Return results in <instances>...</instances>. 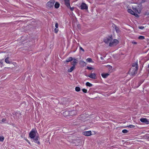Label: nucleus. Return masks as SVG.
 Listing matches in <instances>:
<instances>
[{
  "mask_svg": "<svg viewBox=\"0 0 149 149\" xmlns=\"http://www.w3.org/2000/svg\"><path fill=\"white\" fill-rule=\"evenodd\" d=\"M138 68L137 61L134 63H132V67L130 68L129 71V74L132 76H134L137 73Z\"/></svg>",
  "mask_w": 149,
  "mask_h": 149,
  "instance_id": "f257e3e1",
  "label": "nucleus"
},
{
  "mask_svg": "<svg viewBox=\"0 0 149 149\" xmlns=\"http://www.w3.org/2000/svg\"><path fill=\"white\" fill-rule=\"evenodd\" d=\"M132 8L136 13L140 14L142 9V5L141 4H137V5L132 6Z\"/></svg>",
  "mask_w": 149,
  "mask_h": 149,
  "instance_id": "f03ea898",
  "label": "nucleus"
},
{
  "mask_svg": "<svg viewBox=\"0 0 149 149\" xmlns=\"http://www.w3.org/2000/svg\"><path fill=\"white\" fill-rule=\"evenodd\" d=\"M36 133H37V131L36 129H33L30 132L29 136L32 139L34 138L36 136Z\"/></svg>",
  "mask_w": 149,
  "mask_h": 149,
  "instance_id": "7ed1b4c3",
  "label": "nucleus"
},
{
  "mask_svg": "<svg viewBox=\"0 0 149 149\" xmlns=\"http://www.w3.org/2000/svg\"><path fill=\"white\" fill-rule=\"evenodd\" d=\"M55 1L54 0H51L48 2L47 4V8H51L54 6Z\"/></svg>",
  "mask_w": 149,
  "mask_h": 149,
  "instance_id": "20e7f679",
  "label": "nucleus"
},
{
  "mask_svg": "<svg viewBox=\"0 0 149 149\" xmlns=\"http://www.w3.org/2000/svg\"><path fill=\"white\" fill-rule=\"evenodd\" d=\"M119 43L118 40L114 39L112 41H111L109 43V46L110 47H113Z\"/></svg>",
  "mask_w": 149,
  "mask_h": 149,
  "instance_id": "39448f33",
  "label": "nucleus"
},
{
  "mask_svg": "<svg viewBox=\"0 0 149 149\" xmlns=\"http://www.w3.org/2000/svg\"><path fill=\"white\" fill-rule=\"evenodd\" d=\"M112 36H111V37L109 38H107L104 39V41L106 43H110V42L112 41Z\"/></svg>",
  "mask_w": 149,
  "mask_h": 149,
  "instance_id": "423d86ee",
  "label": "nucleus"
},
{
  "mask_svg": "<svg viewBox=\"0 0 149 149\" xmlns=\"http://www.w3.org/2000/svg\"><path fill=\"white\" fill-rule=\"evenodd\" d=\"M81 9L82 10H87L88 9V7L86 5V4L84 3H82L80 6Z\"/></svg>",
  "mask_w": 149,
  "mask_h": 149,
  "instance_id": "0eeeda50",
  "label": "nucleus"
},
{
  "mask_svg": "<svg viewBox=\"0 0 149 149\" xmlns=\"http://www.w3.org/2000/svg\"><path fill=\"white\" fill-rule=\"evenodd\" d=\"M33 141L36 143L37 144H40V142L39 141L40 139V138L38 136H35V138L32 139Z\"/></svg>",
  "mask_w": 149,
  "mask_h": 149,
  "instance_id": "6e6552de",
  "label": "nucleus"
},
{
  "mask_svg": "<svg viewBox=\"0 0 149 149\" xmlns=\"http://www.w3.org/2000/svg\"><path fill=\"white\" fill-rule=\"evenodd\" d=\"M82 134L84 135L89 136L91 135V131H85L83 132Z\"/></svg>",
  "mask_w": 149,
  "mask_h": 149,
  "instance_id": "1a4fd4ad",
  "label": "nucleus"
},
{
  "mask_svg": "<svg viewBox=\"0 0 149 149\" xmlns=\"http://www.w3.org/2000/svg\"><path fill=\"white\" fill-rule=\"evenodd\" d=\"M86 76L93 79H96V74L94 73H91L88 75H86Z\"/></svg>",
  "mask_w": 149,
  "mask_h": 149,
  "instance_id": "9d476101",
  "label": "nucleus"
},
{
  "mask_svg": "<svg viewBox=\"0 0 149 149\" xmlns=\"http://www.w3.org/2000/svg\"><path fill=\"white\" fill-rule=\"evenodd\" d=\"M65 4L67 7H70V0H64Z\"/></svg>",
  "mask_w": 149,
  "mask_h": 149,
  "instance_id": "9b49d317",
  "label": "nucleus"
},
{
  "mask_svg": "<svg viewBox=\"0 0 149 149\" xmlns=\"http://www.w3.org/2000/svg\"><path fill=\"white\" fill-rule=\"evenodd\" d=\"M140 120L142 122L146 124L148 123V121L146 118H141L140 119Z\"/></svg>",
  "mask_w": 149,
  "mask_h": 149,
  "instance_id": "f8f14e48",
  "label": "nucleus"
},
{
  "mask_svg": "<svg viewBox=\"0 0 149 149\" xmlns=\"http://www.w3.org/2000/svg\"><path fill=\"white\" fill-rule=\"evenodd\" d=\"M10 59L9 57H7L6 58H5V62L8 64H10L11 63V61H10Z\"/></svg>",
  "mask_w": 149,
  "mask_h": 149,
  "instance_id": "ddd939ff",
  "label": "nucleus"
},
{
  "mask_svg": "<svg viewBox=\"0 0 149 149\" xmlns=\"http://www.w3.org/2000/svg\"><path fill=\"white\" fill-rule=\"evenodd\" d=\"M73 62L72 63V65H73V66H75V65L77 63L78 61L75 58H73Z\"/></svg>",
  "mask_w": 149,
  "mask_h": 149,
  "instance_id": "4468645a",
  "label": "nucleus"
},
{
  "mask_svg": "<svg viewBox=\"0 0 149 149\" xmlns=\"http://www.w3.org/2000/svg\"><path fill=\"white\" fill-rule=\"evenodd\" d=\"M73 60V58H72V57H70L66 59L65 61V62H69L72 61Z\"/></svg>",
  "mask_w": 149,
  "mask_h": 149,
  "instance_id": "2eb2a0df",
  "label": "nucleus"
},
{
  "mask_svg": "<svg viewBox=\"0 0 149 149\" xmlns=\"http://www.w3.org/2000/svg\"><path fill=\"white\" fill-rule=\"evenodd\" d=\"M109 75V74L108 73H102L101 74L102 76L104 78H106Z\"/></svg>",
  "mask_w": 149,
  "mask_h": 149,
  "instance_id": "dca6fc26",
  "label": "nucleus"
},
{
  "mask_svg": "<svg viewBox=\"0 0 149 149\" xmlns=\"http://www.w3.org/2000/svg\"><path fill=\"white\" fill-rule=\"evenodd\" d=\"M127 12L130 13V14L133 15L134 14L135 12L133 10H132V9H128L127 10Z\"/></svg>",
  "mask_w": 149,
  "mask_h": 149,
  "instance_id": "f3484780",
  "label": "nucleus"
},
{
  "mask_svg": "<svg viewBox=\"0 0 149 149\" xmlns=\"http://www.w3.org/2000/svg\"><path fill=\"white\" fill-rule=\"evenodd\" d=\"M75 67V66H73L72 67L70 68L69 69L68 71V72H72L74 69Z\"/></svg>",
  "mask_w": 149,
  "mask_h": 149,
  "instance_id": "a211bd4d",
  "label": "nucleus"
},
{
  "mask_svg": "<svg viewBox=\"0 0 149 149\" xmlns=\"http://www.w3.org/2000/svg\"><path fill=\"white\" fill-rule=\"evenodd\" d=\"M60 6L59 3L57 2H56L55 5L54 7L55 8H59Z\"/></svg>",
  "mask_w": 149,
  "mask_h": 149,
  "instance_id": "6ab92c4d",
  "label": "nucleus"
},
{
  "mask_svg": "<svg viewBox=\"0 0 149 149\" xmlns=\"http://www.w3.org/2000/svg\"><path fill=\"white\" fill-rule=\"evenodd\" d=\"M86 85L87 86L89 87H91L93 86L92 84H91V83H90L88 82H87L86 83Z\"/></svg>",
  "mask_w": 149,
  "mask_h": 149,
  "instance_id": "aec40b11",
  "label": "nucleus"
},
{
  "mask_svg": "<svg viewBox=\"0 0 149 149\" xmlns=\"http://www.w3.org/2000/svg\"><path fill=\"white\" fill-rule=\"evenodd\" d=\"M138 39L140 40H143L145 39V37L143 36H140L138 37Z\"/></svg>",
  "mask_w": 149,
  "mask_h": 149,
  "instance_id": "412c9836",
  "label": "nucleus"
},
{
  "mask_svg": "<svg viewBox=\"0 0 149 149\" xmlns=\"http://www.w3.org/2000/svg\"><path fill=\"white\" fill-rule=\"evenodd\" d=\"M75 90L76 91L79 92L80 90V88L79 87H76L75 88Z\"/></svg>",
  "mask_w": 149,
  "mask_h": 149,
  "instance_id": "4be33fe9",
  "label": "nucleus"
},
{
  "mask_svg": "<svg viewBox=\"0 0 149 149\" xmlns=\"http://www.w3.org/2000/svg\"><path fill=\"white\" fill-rule=\"evenodd\" d=\"M144 15H149V10H147L144 13Z\"/></svg>",
  "mask_w": 149,
  "mask_h": 149,
  "instance_id": "5701e85b",
  "label": "nucleus"
},
{
  "mask_svg": "<svg viewBox=\"0 0 149 149\" xmlns=\"http://www.w3.org/2000/svg\"><path fill=\"white\" fill-rule=\"evenodd\" d=\"M4 139V137L3 136H0V141L3 142Z\"/></svg>",
  "mask_w": 149,
  "mask_h": 149,
  "instance_id": "b1692460",
  "label": "nucleus"
},
{
  "mask_svg": "<svg viewBox=\"0 0 149 149\" xmlns=\"http://www.w3.org/2000/svg\"><path fill=\"white\" fill-rule=\"evenodd\" d=\"M86 61L88 62H92V59L91 58H88L86 59Z\"/></svg>",
  "mask_w": 149,
  "mask_h": 149,
  "instance_id": "393cba45",
  "label": "nucleus"
},
{
  "mask_svg": "<svg viewBox=\"0 0 149 149\" xmlns=\"http://www.w3.org/2000/svg\"><path fill=\"white\" fill-rule=\"evenodd\" d=\"M127 127L129 128H132L135 127V126L134 125H131L127 126Z\"/></svg>",
  "mask_w": 149,
  "mask_h": 149,
  "instance_id": "a878e982",
  "label": "nucleus"
},
{
  "mask_svg": "<svg viewBox=\"0 0 149 149\" xmlns=\"http://www.w3.org/2000/svg\"><path fill=\"white\" fill-rule=\"evenodd\" d=\"M80 63L84 65H86V63L85 62L83 61H81L80 62Z\"/></svg>",
  "mask_w": 149,
  "mask_h": 149,
  "instance_id": "bb28decb",
  "label": "nucleus"
},
{
  "mask_svg": "<svg viewBox=\"0 0 149 149\" xmlns=\"http://www.w3.org/2000/svg\"><path fill=\"white\" fill-rule=\"evenodd\" d=\"M115 30L117 33H118L119 32V29L116 26L115 28Z\"/></svg>",
  "mask_w": 149,
  "mask_h": 149,
  "instance_id": "cd10ccee",
  "label": "nucleus"
},
{
  "mask_svg": "<svg viewBox=\"0 0 149 149\" xmlns=\"http://www.w3.org/2000/svg\"><path fill=\"white\" fill-rule=\"evenodd\" d=\"M122 132L124 133H127L128 132V131L127 130L124 129L122 130Z\"/></svg>",
  "mask_w": 149,
  "mask_h": 149,
  "instance_id": "c85d7f7f",
  "label": "nucleus"
},
{
  "mask_svg": "<svg viewBox=\"0 0 149 149\" xmlns=\"http://www.w3.org/2000/svg\"><path fill=\"white\" fill-rule=\"evenodd\" d=\"M6 120V118H3L1 120V122H0V123H4Z\"/></svg>",
  "mask_w": 149,
  "mask_h": 149,
  "instance_id": "c756f323",
  "label": "nucleus"
},
{
  "mask_svg": "<svg viewBox=\"0 0 149 149\" xmlns=\"http://www.w3.org/2000/svg\"><path fill=\"white\" fill-rule=\"evenodd\" d=\"M58 29L57 28H55L54 29V32L55 33H57V32H58Z\"/></svg>",
  "mask_w": 149,
  "mask_h": 149,
  "instance_id": "7c9ffc66",
  "label": "nucleus"
},
{
  "mask_svg": "<svg viewBox=\"0 0 149 149\" xmlns=\"http://www.w3.org/2000/svg\"><path fill=\"white\" fill-rule=\"evenodd\" d=\"M82 91L83 92L85 93H86L87 92V90L85 89H82Z\"/></svg>",
  "mask_w": 149,
  "mask_h": 149,
  "instance_id": "2f4dec72",
  "label": "nucleus"
},
{
  "mask_svg": "<svg viewBox=\"0 0 149 149\" xmlns=\"http://www.w3.org/2000/svg\"><path fill=\"white\" fill-rule=\"evenodd\" d=\"M87 69L89 70H91L93 69V68L91 67L88 66L87 67Z\"/></svg>",
  "mask_w": 149,
  "mask_h": 149,
  "instance_id": "473e14b6",
  "label": "nucleus"
},
{
  "mask_svg": "<svg viewBox=\"0 0 149 149\" xmlns=\"http://www.w3.org/2000/svg\"><path fill=\"white\" fill-rule=\"evenodd\" d=\"M68 8H70V10L71 11H73L74 10V7H71L70 6V7H67Z\"/></svg>",
  "mask_w": 149,
  "mask_h": 149,
  "instance_id": "72a5a7b5",
  "label": "nucleus"
},
{
  "mask_svg": "<svg viewBox=\"0 0 149 149\" xmlns=\"http://www.w3.org/2000/svg\"><path fill=\"white\" fill-rule=\"evenodd\" d=\"M58 23H56L55 24V27H56V28H58Z\"/></svg>",
  "mask_w": 149,
  "mask_h": 149,
  "instance_id": "f704fd0d",
  "label": "nucleus"
},
{
  "mask_svg": "<svg viewBox=\"0 0 149 149\" xmlns=\"http://www.w3.org/2000/svg\"><path fill=\"white\" fill-rule=\"evenodd\" d=\"M133 15H134L135 17H139L138 15L137 14H136V13L135 12H134V14Z\"/></svg>",
  "mask_w": 149,
  "mask_h": 149,
  "instance_id": "c9c22d12",
  "label": "nucleus"
},
{
  "mask_svg": "<svg viewBox=\"0 0 149 149\" xmlns=\"http://www.w3.org/2000/svg\"><path fill=\"white\" fill-rule=\"evenodd\" d=\"M139 28L141 29H142L144 28V27L143 26H139Z\"/></svg>",
  "mask_w": 149,
  "mask_h": 149,
  "instance_id": "e433bc0d",
  "label": "nucleus"
},
{
  "mask_svg": "<svg viewBox=\"0 0 149 149\" xmlns=\"http://www.w3.org/2000/svg\"><path fill=\"white\" fill-rule=\"evenodd\" d=\"M79 48H80V50H82L83 52H84V49L80 46H79Z\"/></svg>",
  "mask_w": 149,
  "mask_h": 149,
  "instance_id": "4c0bfd02",
  "label": "nucleus"
},
{
  "mask_svg": "<svg viewBox=\"0 0 149 149\" xmlns=\"http://www.w3.org/2000/svg\"><path fill=\"white\" fill-rule=\"evenodd\" d=\"M132 43L134 44H137V42H136L134 41H132Z\"/></svg>",
  "mask_w": 149,
  "mask_h": 149,
  "instance_id": "58836bf2",
  "label": "nucleus"
},
{
  "mask_svg": "<svg viewBox=\"0 0 149 149\" xmlns=\"http://www.w3.org/2000/svg\"><path fill=\"white\" fill-rule=\"evenodd\" d=\"M26 141L29 144H30V143L28 139H25Z\"/></svg>",
  "mask_w": 149,
  "mask_h": 149,
  "instance_id": "ea45409f",
  "label": "nucleus"
},
{
  "mask_svg": "<svg viewBox=\"0 0 149 149\" xmlns=\"http://www.w3.org/2000/svg\"><path fill=\"white\" fill-rule=\"evenodd\" d=\"M100 58L101 59L103 60V58L102 57H101Z\"/></svg>",
  "mask_w": 149,
  "mask_h": 149,
  "instance_id": "a19ab883",
  "label": "nucleus"
},
{
  "mask_svg": "<svg viewBox=\"0 0 149 149\" xmlns=\"http://www.w3.org/2000/svg\"><path fill=\"white\" fill-rule=\"evenodd\" d=\"M148 68H149V65H148Z\"/></svg>",
  "mask_w": 149,
  "mask_h": 149,
  "instance_id": "79ce46f5",
  "label": "nucleus"
}]
</instances>
